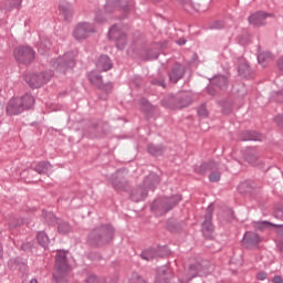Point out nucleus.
I'll use <instances>...</instances> for the list:
<instances>
[{"label": "nucleus", "mask_w": 283, "mask_h": 283, "mask_svg": "<svg viewBox=\"0 0 283 283\" xmlns=\"http://www.w3.org/2000/svg\"><path fill=\"white\" fill-rule=\"evenodd\" d=\"M51 170H52V165L46 161H40L35 166V171H36V174H40V175H48V174H50Z\"/></svg>", "instance_id": "nucleus-21"}, {"label": "nucleus", "mask_w": 283, "mask_h": 283, "mask_svg": "<svg viewBox=\"0 0 283 283\" xmlns=\"http://www.w3.org/2000/svg\"><path fill=\"white\" fill-rule=\"evenodd\" d=\"M272 282H273V283H283V279H282V276H280V275H275V276L272 279Z\"/></svg>", "instance_id": "nucleus-40"}, {"label": "nucleus", "mask_w": 283, "mask_h": 283, "mask_svg": "<svg viewBox=\"0 0 283 283\" xmlns=\"http://www.w3.org/2000/svg\"><path fill=\"white\" fill-rule=\"evenodd\" d=\"M60 11L62 12V14H67L70 12V2H67L66 0H61Z\"/></svg>", "instance_id": "nucleus-31"}, {"label": "nucleus", "mask_w": 283, "mask_h": 283, "mask_svg": "<svg viewBox=\"0 0 283 283\" xmlns=\"http://www.w3.org/2000/svg\"><path fill=\"white\" fill-rule=\"evenodd\" d=\"M88 81H91L92 85H95V87H98L99 90H104L103 76L96 73V71H92L88 74Z\"/></svg>", "instance_id": "nucleus-18"}, {"label": "nucleus", "mask_w": 283, "mask_h": 283, "mask_svg": "<svg viewBox=\"0 0 283 283\" xmlns=\"http://www.w3.org/2000/svg\"><path fill=\"white\" fill-rule=\"evenodd\" d=\"M269 227H283L282 224H273L269 221H259L254 223V229H258L259 231H262V229H266Z\"/></svg>", "instance_id": "nucleus-25"}, {"label": "nucleus", "mask_w": 283, "mask_h": 283, "mask_svg": "<svg viewBox=\"0 0 283 283\" xmlns=\"http://www.w3.org/2000/svg\"><path fill=\"white\" fill-rule=\"evenodd\" d=\"M107 87H112V83L106 84Z\"/></svg>", "instance_id": "nucleus-50"}, {"label": "nucleus", "mask_w": 283, "mask_h": 283, "mask_svg": "<svg viewBox=\"0 0 283 283\" xmlns=\"http://www.w3.org/2000/svg\"><path fill=\"white\" fill-rule=\"evenodd\" d=\"M191 101H193V95L191 94V92H185L179 97V101L175 107L182 109V107H188L189 105H191Z\"/></svg>", "instance_id": "nucleus-15"}, {"label": "nucleus", "mask_w": 283, "mask_h": 283, "mask_svg": "<svg viewBox=\"0 0 283 283\" xmlns=\"http://www.w3.org/2000/svg\"><path fill=\"white\" fill-rule=\"evenodd\" d=\"M212 28H214L216 30H220V28H222V22L220 21L214 22Z\"/></svg>", "instance_id": "nucleus-41"}, {"label": "nucleus", "mask_w": 283, "mask_h": 283, "mask_svg": "<svg viewBox=\"0 0 283 283\" xmlns=\"http://www.w3.org/2000/svg\"><path fill=\"white\" fill-rule=\"evenodd\" d=\"M243 242H247L250 247H255V244H260V242H262V238L255 232H245Z\"/></svg>", "instance_id": "nucleus-16"}, {"label": "nucleus", "mask_w": 283, "mask_h": 283, "mask_svg": "<svg viewBox=\"0 0 283 283\" xmlns=\"http://www.w3.org/2000/svg\"><path fill=\"white\" fill-rule=\"evenodd\" d=\"M207 90H208L209 94H211V96H213V94H216V90H213V85H209L207 87Z\"/></svg>", "instance_id": "nucleus-43"}, {"label": "nucleus", "mask_w": 283, "mask_h": 283, "mask_svg": "<svg viewBox=\"0 0 283 283\" xmlns=\"http://www.w3.org/2000/svg\"><path fill=\"white\" fill-rule=\"evenodd\" d=\"M258 280H260L261 282H264V280H266L268 275L266 272H259L256 275Z\"/></svg>", "instance_id": "nucleus-38"}, {"label": "nucleus", "mask_w": 283, "mask_h": 283, "mask_svg": "<svg viewBox=\"0 0 283 283\" xmlns=\"http://www.w3.org/2000/svg\"><path fill=\"white\" fill-rule=\"evenodd\" d=\"M198 115L201 118H207L208 112H207V106L202 105L198 108Z\"/></svg>", "instance_id": "nucleus-33"}, {"label": "nucleus", "mask_w": 283, "mask_h": 283, "mask_svg": "<svg viewBox=\"0 0 283 283\" xmlns=\"http://www.w3.org/2000/svg\"><path fill=\"white\" fill-rule=\"evenodd\" d=\"M238 72L240 76L247 77L249 74H251V69L249 67V64L244 62L243 64L239 65Z\"/></svg>", "instance_id": "nucleus-26"}, {"label": "nucleus", "mask_w": 283, "mask_h": 283, "mask_svg": "<svg viewBox=\"0 0 283 283\" xmlns=\"http://www.w3.org/2000/svg\"><path fill=\"white\" fill-rule=\"evenodd\" d=\"M210 182H219L220 181V172H211L209 176Z\"/></svg>", "instance_id": "nucleus-34"}, {"label": "nucleus", "mask_w": 283, "mask_h": 283, "mask_svg": "<svg viewBox=\"0 0 283 283\" xmlns=\"http://www.w3.org/2000/svg\"><path fill=\"white\" fill-rule=\"evenodd\" d=\"M277 67L281 72H283V57H281L279 61H277Z\"/></svg>", "instance_id": "nucleus-42"}, {"label": "nucleus", "mask_w": 283, "mask_h": 283, "mask_svg": "<svg viewBox=\"0 0 283 283\" xmlns=\"http://www.w3.org/2000/svg\"><path fill=\"white\" fill-rule=\"evenodd\" d=\"M158 182H160V179L156 174L151 172L148 177L145 178L143 185L137 190L132 192L130 200H133V202H140V200H145V198H147V192L149 190L154 191Z\"/></svg>", "instance_id": "nucleus-2"}, {"label": "nucleus", "mask_w": 283, "mask_h": 283, "mask_svg": "<svg viewBox=\"0 0 283 283\" xmlns=\"http://www.w3.org/2000/svg\"><path fill=\"white\" fill-rule=\"evenodd\" d=\"M91 32H94V25L87 22H83L76 25L74 30V36L77 40L87 39Z\"/></svg>", "instance_id": "nucleus-10"}, {"label": "nucleus", "mask_w": 283, "mask_h": 283, "mask_svg": "<svg viewBox=\"0 0 283 283\" xmlns=\"http://www.w3.org/2000/svg\"><path fill=\"white\" fill-rule=\"evenodd\" d=\"M198 275L200 277H205L207 275V271H205V266H202V264L195 263L184 272L182 276L179 279V282L180 283L191 282V280H193V277H198Z\"/></svg>", "instance_id": "nucleus-6"}, {"label": "nucleus", "mask_w": 283, "mask_h": 283, "mask_svg": "<svg viewBox=\"0 0 283 283\" xmlns=\"http://www.w3.org/2000/svg\"><path fill=\"white\" fill-rule=\"evenodd\" d=\"M124 10H127V7H124Z\"/></svg>", "instance_id": "nucleus-52"}, {"label": "nucleus", "mask_w": 283, "mask_h": 283, "mask_svg": "<svg viewBox=\"0 0 283 283\" xmlns=\"http://www.w3.org/2000/svg\"><path fill=\"white\" fill-rule=\"evenodd\" d=\"M59 233H67L70 231V224L67 222H61L57 227Z\"/></svg>", "instance_id": "nucleus-32"}, {"label": "nucleus", "mask_w": 283, "mask_h": 283, "mask_svg": "<svg viewBox=\"0 0 283 283\" xmlns=\"http://www.w3.org/2000/svg\"><path fill=\"white\" fill-rule=\"evenodd\" d=\"M180 200H182L180 195H175L170 198H165L164 200L157 199L151 205V209L157 216H163L164 213H167V211H171V208L176 207Z\"/></svg>", "instance_id": "nucleus-4"}, {"label": "nucleus", "mask_w": 283, "mask_h": 283, "mask_svg": "<svg viewBox=\"0 0 283 283\" xmlns=\"http://www.w3.org/2000/svg\"><path fill=\"white\" fill-rule=\"evenodd\" d=\"M182 7L186 10V12H200V9L197 4H193L191 0H182Z\"/></svg>", "instance_id": "nucleus-24"}, {"label": "nucleus", "mask_w": 283, "mask_h": 283, "mask_svg": "<svg viewBox=\"0 0 283 283\" xmlns=\"http://www.w3.org/2000/svg\"><path fill=\"white\" fill-rule=\"evenodd\" d=\"M96 67L99 72L112 70V60L107 55H101L96 62Z\"/></svg>", "instance_id": "nucleus-13"}, {"label": "nucleus", "mask_w": 283, "mask_h": 283, "mask_svg": "<svg viewBox=\"0 0 283 283\" xmlns=\"http://www.w3.org/2000/svg\"><path fill=\"white\" fill-rule=\"evenodd\" d=\"M86 283H98V277L96 275H91L86 279Z\"/></svg>", "instance_id": "nucleus-37"}, {"label": "nucleus", "mask_w": 283, "mask_h": 283, "mask_svg": "<svg viewBox=\"0 0 283 283\" xmlns=\"http://www.w3.org/2000/svg\"><path fill=\"white\" fill-rule=\"evenodd\" d=\"M248 185H249L248 182L240 184L239 187H238V191L240 193H247V190L244 188L248 187Z\"/></svg>", "instance_id": "nucleus-36"}, {"label": "nucleus", "mask_w": 283, "mask_h": 283, "mask_svg": "<svg viewBox=\"0 0 283 283\" xmlns=\"http://www.w3.org/2000/svg\"><path fill=\"white\" fill-rule=\"evenodd\" d=\"M187 43V40H178L177 45H185Z\"/></svg>", "instance_id": "nucleus-45"}, {"label": "nucleus", "mask_w": 283, "mask_h": 283, "mask_svg": "<svg viewBox=\"0 0 283 283\" xmlns=\"http://www.w3.org/2000/svg\"><path fill=\"white\" fill-rule=\"evenodd\" d=\"M114 238V228L112 226H104L99 230H95L91 234V244H96V247H101V244H105V242H109Z\"/></svg>", "instance_id": "nucleus-5"}, {"label": "nucleus", "mask_w": 283, "mask_h": 283, "mask_svg": "<svg viewBox=\"0 0 283 283\" xmlns=\"http://www.w3.org/2000/svg\"><path fill=\"white\" fill-rule=\"evenodd\" d=\"M155 85H159L160 87H165V82L164 81L155 82Z\"/></svg>", "instance_id": "nucleus-46"}, {"label": "nucleus", "mask_w": 283, "mask_h": 283, "mask_svg": "<svg viewBox=\"0 0 283 283\" xmlns=\"http://www.w3.org/2000/svg\"><path fill=\"white\" fill-rule=\"evenodd\" d=\"M163 105H164L165 107H172L171 104H168V103H167V99H164V101H163Z\"/></svg>", "instance_id": "nucleus-47"}, {"label": "nucleus", "mask_w": 283, "mask_h": 283, "mask_svg": "<svg viewBox=\"0 0 283 283\" xmlns=\"http://www.w3.org/2000/svg\"><path fill=\"white\" fill-rule=\"evenodd\" d=\"M212 208H213L212 205H210L208 207L210 212L206 216V220L203 221L202 228H201V231H202V233H203V235L206 238H211V234L213 233V223H211V211H212Z\"/></svg>", "instance_id": "nucleus-12"}, {"label": "nucleus", "mask_w": 283, "mask_h": 283, "mask_svg": "<svg viewBox=\"0 0 283 283\" xmlns=\"http://www.w3.org/2000/svg\"><path fill=\"white\" fill-rule=\"evenodd\" d=\"M95 21H96V23H104L105 19H103L102 13H97L95 17Z\"/></svg>", "instance_id": "nucleus-39"}, {"label": "nucleus", "mask_w": 283, "mask_h": 283, "mask_svg": "<svg viewBox=\"0 0 283 283\" xmlns=\"http://www.w3.org/2000/svg\"><path fill=\"white\" fill-rule=\"evenodd\" d=\"M67 253L63 250L57 251L55 256V270L53 272V283H63L67 281Z\"/></svg>", "instance_id": "nucleus-1"}, {"label": "nucleus", "mask_w": 283, "mask_h": 283, "mask_svg": "<svg viewBox=\"0 0 283 283\" xmlns=\"http://www.w3.org/2000/svg\"><path fill=\"white\" fill-rule=\"evenodd\" d=\"M14 56L19 63L29 64L34 61V50L30 46H20L15 49Z\"/></svg>", "instance_id": "nucleus-7"}, {"label": "nucleus", "mask_w": 283, "mask_h": 283, "mask_svg": "<svg viewBox=\"0 0 283 283\" xmlns=\"http://www.w3.org/2000/svg\"><path fill=\"white\" fill-rule=\"evenodd\" d=\"M182 76H185V67H182V65L178 64L170 72L169 80L171 83H178V81H180V78H182Z\"/></svg>", "instance_id": "nucleus-14"}, {"label": "nucleus", "mask_w": 283, "mask_h": 283, "mask_svg": "<svg viewBox=\"0 0 283 283\" xmlns=\"http://www.w3.org/2000/svg\"><path fill=\"white\" fill-rule=\"evenodd\" d=\"M169 101H174V97H169Z\"/></svg>", "instance_id": "nucleus-51"}, {"label": "nucleus", "mask_w": 283, "mask_h": 283, "mask_svg": "<svg viewBox=\"0 0 283 283\" xmlns=\"http://www.w3.org/2000/svg\"><path fill=\"white\" fill-rule=\"evenodd\" d=\"M205 169H210V171H213L214 166H213V164H202V165H201V171H202V174H205Z\"/></svg>", "instance_id": "nucleus-35"}, {"label": "nucleus", "mask_w": 283, "mask_h": 283, "mask_svg": "<svg viewBox=\"0 0 283 283\" xmlns=\"http://www.w3.org/2000/svg\"><path fill=\"white\" fill-rule=\"evenodd\" d=\"M148 151H149V154H151L153 156H160V154H163V147H160V146H155V145H149V146H148Z\"/></svg>", "instance_id": "nucleus-30"}, {"label": "nucleus", "mask_w": 283, "mask_h": 283, "mask_svg": "<svg viewBox=\"0 0 283 283\" xmlns=\"http://www.w3.org/2000/svg\"><path fill=\"white\" fill-rule=\"evenodd\" d=\"M169 268L164 266L160 270H158L157 279L155 283H169Z\"/></svg>", "instance_id": "nucleus-19"}, {"label": "nucleus", "mask_w": 283, "mask_h": 283, "mask_svg": "<svg viewBox=\"0 0 283 283\" xmlns=\"http://www.w3.org/2000/svg\"><path fill=\"white\" fill-rule=\"evenodd\" d=\"M214 83L217 85V87H220V90H224V87H227V76L223 75H219L217 77H214Z\"/></svg>", "instance_id": "nucleus-28"}, {"label": "nucleus", "mask_w": 283, "mask_h": 283, "mask_svg": "<svg viewBox=\"0 0 283 283\" xmlns=\"http://www.w3.org/2000/svg\"><path fill=\"white\" fill-rule=\"evenodd\" d=\"M269 61H273V55L271 54V52L265 51L258 55V62L260 63V65L264 66V63H269Z\"/></svg>", "instance_id": "nucleus-23"}, {"label": "nucleus", "mask_w": 283, "mask_h": 283, "mask_svg": "<svg viewBox=\"0 0 283 283\" xmlns=\"http://www.w3.org/2000/svg\"><path fill=\"white\" fill-rule=\"evenodd\" d=\"M125 32L118 25H113L108 31V38L116 42V48L123 50L125 48Z\"/></svg>", "instance_id": "nucleus-8"}, {"label": "nucleus", "mask_w": 283, "mask_h": 283, "mask_svg": "<svg viewBox=\"0 0 283 283\" xmlns=\"http://www.w3.org/2000/svg\"><path fill=\"white\" fill-rule=\"evenodd\" d=\"M157 255L156 250H146L142 252L143 260H146L147 262H150V260H154Z\"/></svg>", "instance_id": "nucleus-29"}, {"label": "nucleus", "mask_w": 283, "mask_h": 283, "mask_svg": "<svg viewBox=\"0 0 283 283\" xmlns=\"http://www.w3.org/2000/svg\"><path fill=\"white\" fill-rule=\"evenodd\" d=\"M275 120L279 123V125H282V123L280 120H283V115L276 116Z\"/></svg>", "instance_id": "nucleus-44"}, {"label": "nucleus", "mask_w": 283, "mask_h": 283, "mask_svg": "<svg viewBox=\"0 0 283 283\" xmlns=\"http://www.w3.org/2000/svg\"><path fill=\"white\" fill-rule=\"evenodd\" d=\"M30 283H39V281H36V279H32Z\"/></svg>", "instance_id": "nucleus-48"}, {"label": "nucleus", "mask_w": 283, "mask_h": 283, "mask_svg": "<svg viewBox=\"0 0 283 283\" xmlns=\"http://www.w3.org/2000/svg\"><path fill=\"white\" fill-rule=\"evenodd\" d=\"M36 238L41 247L45 248L48 247V244H50V239L48 238V234H45V232H39Z\"/></svg>", "instance_id": "nucleus-27"}, {"label": "nucleus", "mask_w": 283, "mask_h": 283, "mask_svg": "<svg viewBox=\"0 0 283 283\" xmlns=\"http://www.w3.org/2000/svg\"><path fill=\"white\" fill-rule=\"evenodd\" d=\"M18 99H20L22 103L23 112L24 109H30V107H33L35 103L34 96L30 94H24L22 97H18Z\"/></svg>", "instance_id": "nucleus-20"}, {"label": "nucleus", "mask_w": 283, "mask_h": 283, "mask_svg": "<svg viewBox=\"0 0 283 283\" xmlns=\"http://www.w3.org/2000/svg\"><path fill=\"white\" fill-rule=\"evenodd\" d=\"M281 251H283V241L279 244Z\"/></svg>", "instance_id": "nucleus-49"}, {"label": "nucleus", "mask_w": 283, "mask_h": 283, "mask_svg": "<svg viewBox=\"0 0 283 283\" xmlns=\"http://www.w3.org/2000/svg\"><path fill=\"white\" fill-rule=\"evenodd\" d=\"M23 112V103L19 97H13L9 101L7 105V113L10 116H17V114H21Z\"/></svg>", "instance_id": "nucleus-11"}, {"label": "nucleus", "mask_w": 283, "mask_h": 283, "mask_svg": "<svg viewBox=\"0 0 283 283\" xmlns=\"http://www.w3.org/2000/svg\"><path fill=\"white\" fill-rule=\"evenodd\" d=\"M143 283H147V282L143 281Z\"/></svg>", "instance_id": "nucleus-53"}, {"label": "nucleus", "mask_w": 283, "mask_h": 283, "mask_svg": "<svg viewBox=\"0 0 283 283\" xmlns=\"http://www.w3.org/2000/svg\"><path fill=\"white\" fill-rule=\"evenodd\" d=\"M52 76H54V72L46 71L42 73H27L23 78L24 82L29 87H33V90H39V87H43L45 83H49V81L52 80Z\"/></svg>", "instance_id": "nucleus-3"}, {"label": "nucleus", "mask_w": 283, "mask_h": 283, "mask_svg": "<svg viewBox=\"0 0 283 283\" xmlns=\"http://www.w3.org/2000/svg\"><path fill=\"white\" fill-rule=\"evenodd\" d=\"M243 158L249 165H258V153L254 148H248L243 153Z\"/></svg>", "instance_id": "nucleus-17"}, {"label": "nucleus", "mask_w": 283, "mask_h": 283, "mask_svg": "<svg viewBox=\"0 0 283 283\" xmlns=\"http://www.w3.org/2000/svg\"><path fill=\"white\" fill-rule=\"evenodd\" d=\"M241 140H262V135L253 130H248L242 135Z\"/></svg>", "instance_id": "nucleus-22"}, {"label": "nucleus", "mask_w": 283, "mask_h": 283, "mask_svg": "<svg viewBox=\"0 0 283 283\" xmlns=\"http://www.w3.org/2000/svg\"><path fill=\"white\" fill-rule=\"evenodd\" d=\"M269 17L273 15L264 11H258L256 13L250 15L248 21L250 25H254V28H260L266 24V19H269Z\"/></svg>", "instance_id": "nucleus-9"}]
</instances>
